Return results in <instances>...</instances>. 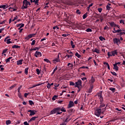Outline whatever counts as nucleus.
Segmentation results:
<instances>
[{
	"label": "nucleus",
	"mask_w": 125,
	"mask_h": 125,
	"mask_svg": "<svg viewBox=\"0 0 125 125\" xmlns=\"http://www.w3.org/2000/svg\"><path fill=\"white\" fill-rule=\"evenodd\" d=\"M106 111V107L103 108H97L95 112V114L97 117H99L101 115V113H104Z\"/></svg>",
	"instance_id": "1"
},
{
	"label": "nucleus",
	"mask_w": 125,
	"mask_h": 125,
	"mask_svg": "<svg viewBox=\"0 0 125 125\" xmlns=\"http://www.w3.org/2000/svg\"><path fill=\"white\" fill-rule=\"evenodd\" d=\"M117 51V50H114V51H112L111 52H108L107 56H108V58H110L111 56H116V55H118Z\"/></svg>",
	"instance_id": "2"
},
{
	"label": "nucleus",
	"mask_w": 125,
	"mask_h": 125,
	"mask_svg": "<svg viewBox=\"0 0 125 125\" xmlns=\"http://www.w3.org/2000/svg\"><path fill=\"white\" fill-rule=\"evenodd\" d=\"M23 5L21 7V9H27L29 6H28V0H23L22 1Z\"/></svg>",
	"instance_id": "3"
},
{
	"label": "nucleus",
	"mask_w": 125,
	"mask_h": 125,
	"mask_svg": "<svg viewBox=\"0 0 125 125\" xmlns=\"http://www.w3.org/2000/svg\"><path fill=\"white\" fill-rule=\"evenodd\" d=\"M75 87H78V88H82V80L79 79L78 82H75Z\"/></svg>",
	"instance_id": "4"
},
{
	"label": "nucleus",
	"mask_w": 125,
	"mask_h": 125,
	"mask_svg": "<svg viewBox=\"0 0 125 125\" xmlns=\"http://www.w3.org/2000/svg\"><path fill=\"white\" fill-rule=\"evenodd\" d=\"M60 110H61V108L60 107L55 108L50 111V114L51 115H53V114H56L57 112H60Z\"/></svg>",
	"instance_id": "5"
},
{
	"label": "nucleus",
	"mask_w": 125,
	"mask_h": 125,
	"mask_svg": "<svg viewBox=\"0 0 125 125\" xmlns=\"http://www.w3.org/2000/svg\"><path fill=\"white\" fill-rule=\"evenodd\" d=\"M59 55H58L57 57V58H55L54 60H53V62L54 63V64H56V63L58 62H60L61 60H60Z\"/></svg>",
	"instance_id": "6"
},
{
	"label": "nucleus",
	"mask_w": 125,
	"mask_h": 125,
	"mask_svg": "<svg viewBox=\"0 0 125 125\" xmlns=\"http://www.w3.org/2000/svg\"><path fill=\"white\" fill-rule=\"evenodd\" d=\"M8 38H9V36H7L4 39V42H6V43H7V44H10V43H12V42L10 41H11V39H8Z\"/></svg>",
	"instance_id": "7"
},
{
	"label": "nucleus",
	"mask_w": 125,
	"mask_h": 125,
	"mask_svg": "<svg viewBox=\"0 0 125 125\" xmlns=\"http://www.w3.org/2000/svg\"><path fill=\"white\" fill-rule=\"evenodd\" d=\"M114 44H117L119 45V43H121V40L118 38H114L113 40Z\"/></svg>",
	"instance_id": "8"
},
{
	"label": "nucleus",
	"mask_w": 125,
	"mask_h": 125,
	"mask_svg": "<svg viewBox=\"0 0 125 125\" xmlns=\"http://www.w3.org/2000/svg\"><path fill=\"white\" fill-rule=\"evenodd\" d=\"M28 113H30L29 116H34V115H36V113H37V110H29L27 111Z\"/></svg>",
	"instance_id": "9"
},
{
	"label": "nucleus",
	"mask_w": 125,
	"mask_h": 125,
	"mask_svg": "<svg viewBox=\"0 0 125 125\" xmlns=\"http://www.w3.org/2000/svg\"><path fill=\"white\" fill-rule=\"evenodd\" d=\"M119 30H120V31L119 32H117L118 33L117 34V36H120V37H122L123 36V35H125V30H123L122 29H118Z\"/></svg>",
	"instance_id": "10"
},
{
	"label": "nucleus",
	"mask_w": 125,
	"mask_h": 125,
	"mask_svg": "<svg viewBox=\"0 0 125 125\" xmlns=\"http://www.w3.org/2000/svg\"><path fill=\"white\" fill-rule=\"evenodd\" d=\"M34 56H35V57L38 58L39 57H41L42 56V53L41 52H39L38 51H36L35 54H34Z\"/></svg>",
	"instance_id": "11"
},
{
	"label": "nucleus",
	"mask_w": 125,
	"mask_h": 125,
	"mask_svg": "<svg viewBox=\"0 0 125 125\" xmlns=\"http://www.w3.org/2000/svg\"><path fill=\"white\" fill-rule=\"evenodd\" d=\"M74 105H75V104L74 103V102L70 101L69 102V103L68 105V109H70V108H72V107H73L74 106Z\"/></svg>",
	"instance_id": "12"
},
{
	"label": "nucleus",
	"mask_w": 125,
	"mask_h": 125,
	"mask_svg": "<svg viewBox=\"0 0 125 125\" xmlns=\"http://www.w3.org/2000/svg\"><path fill=\"white\" fill-rule=\"evenodd\" d=\"M105 106H106V104H105L104 103H100V105L99 108L100 109H103V108H106Z\"/></svg>",
	"instance_id": "13"
},
{
	"label": "nucleus",
	"mask_w": 125,
	"mask_h": 125,
	"mask_svg": "<svg viewBox=\"0 0 125 125\" xmlns=\"http://www.w3.org/2000/svg\"><path fill=\"white\" fill-rule=\"evenodd\" d=\"M23 60H20L17 61V65H22Z\"/></svg>",
	"instance_id": "14"
},
{
	"label": "nucleus",
	"mask_w": 125,
	"mask_h": 125,
	"mask_svg": "<svg viewBox=\"0 0 125 125\" xmlns=\"http://www.w3.org/2000/svg\"><path fill=\"white\" fill-rule=\"evenodd\" d=\"M38 117H33L31 118L28 121V123H31L32 121H36V119H38Z\"/></svg>",
	"instance_id": "15"
},
{
	"label": "nucleus",
	"mask_w": 125,
	"mask_h": 125,
	"mask_svg": "<svg viewBox=\"0 0 125 125\" xmlns=\"http://www.w3.org/2000/svg\"><path fill=\"white\" fill-rule=\"evenodd\" d=\"M114 31H112V33L113 34H116V33H119V32H121V30H119V29H118L117 30H116V28H113Z\"/></svg>",
	"instance_id": "16"
},
{
	"label": "nucleus",
	"mask_w": 125,
	"mask_h": 125,
	"mask_svg": "<svg viewBox=\"0 0 125 125\" xmlns=\"http://www.w3.org/2000/svg\"><path fill=\"white\" fill-rule=\"evenodd\" d=\"M32 37H31V35L29 34L27 36H26V37L24 38V39L26 40V41H29L30 40V39H31Z\"/></svg>",
	"instance_id": "17"
},
{
	"label": "nucleus",
	"mask_w": 125,
	"mask_h": 125,
	"mask_svg": "<svg viewBox=\"0 0 125 125\" xmlns=\"http://www.w3.org/2000/svg\"><path fill=\"white\" fill-rule=\"evenodd\" d=\"M93 52H96V53H98V54H99L100 53V50L97 48H95V50L93 51Z\"/></svg>",
	"instance_id": "18"
},
{
	"label": "nucleus",
	"mask_w": 125,
	"mask_h": 125,
	"mask_svg": "<svg viewBox=\"0 0 125 125\" xmlns=\"http://www.w3.org/2000/svg\"><path fill=\"white\" fill-rule=\"evenodd\" d=\"M113 66H114L113 69H114V70H115L116 71H119V67H118V65H116V64H114Z\"/></svg>",
	"instance_id": "19"
},
{
	"label": "nucleus",
	"mask_w": 125,
	"mask_h": 125,
	"mask_svg": "<svg viewBox=\"0 0 125 125\" xmlns=\"http://www.w3.org/2000/svg\"><path fill=\"white\" fill-rule=\"evenodd\" d=\"M110 25L111 27H116V26H117V24H116L115 23V22H110Z\"/></svg>",
	"instance_id": "20"
},
{
	"label": "nucleus",
	"mask_w": 125,
	"mask_h": 125,
	"mask_svg": "<svg viewBox=\"0 0 125 125\" xmlns=\"http://www.w3.org/2000/svg\"><path fill=\"white\" fill-rule=\"evenodd\" d=\"M69 118V116H66V118L65 119L64 122L66 123H68V122H70V121H71V119L68 120Z\"/></svg>",
	"instance_id": "21"
},
{
	"label": "nucleus",
	"mask_w": 125,
	"mask_h": 125,
	"mask_svg": "<svg viewBox=\"0 0 125 125\" xmlns=\"http://www.w3.org/2000/svg\"><path fill=\"white\" fill-rule=\"evenodd\" d=\"M98 96L99 97V99L103 98V97L102 96V92L99 93L98 94Z\"/></svg>",
	"instance_id": "22"
},
{
	"label": "nucleus",
	"mask_w": 125,
	"mask_h": 125,
	"mask_svg": "<svg viewBox=\"0 0 125 125\" xmlns=\"http://www.w3.org/2000/svg\"><path fill=\"white\" fill-rule=\"evenodd\" d=\"M90 82L92 83H93L95 82V79H94V77H93V76H92Z\"/></svg>",
	"instance_id": "23"
},
{
	"label": "nucleus",
	"mask_w": 125,
	"mask_h": 125,
	"mask_svg": "<svg viewBox=\"0 0 125 125\" xmlns=\"http://www.w3.org/2000/svg\"><path fill=\"white\" fill-rule=\"evenodd\" d=\"M28 70H29V67H27L24 70V74L25 75H28Z\"/></svg>",
	"instance_id": "24"
},
{
	"label": "nucleus",
	"mask_w": 125,
	"mask_h": 125,
	"mask_svg": "<svg viewBox=\"0 0 125 125\" xmlns=\"http://www.w3.org/2000/svg\"><path fill=\"white\" fill-rule=\"evenodd\" d=\"M109 90H111L113 93H114L116 91V88L114 87H111L109 88Z\"/></svg>",
	"instance_id": "25"
},
{
	"label": "nucleus",
	"mask_w": 125,
	"mask_h": 125,
	"mask_svg": "<svg viewBox=\"0 0 125 125\" xmlns=\"http://www.w3.org/2000/svg\"><path fill=\"white\" fill-rule=\"evenodd\" d=\"M70 44L72 48L75 47L76 46L75 45V44H74V42L72 41H71Z\"/></svg>",
	"instance_id": "26"
},
{
	"label": "nucleus",
	"mask_w": 125,
	"mask_h": 125,
	"mask_svg": "<svg viewBox=\"0 0 125 125\" xmlns=\"http://www.w3.org/2000/svg\"><path fill=\"white\" fill-rule=\"evenodd\" d=\"M56 98H58V96H56V95H54L52 99L53 100V101H55V100H56Z\"/></svg>",
	"instance_id": "27"
},
{
	"label": "nucleus",
	"mask_w": 125,
	"mask_h": 125,
	"mask_svg": "<svg viewBox=\"0 0 125 125\" xmlns=\"http://www.w3.org/2000/svg\"><path fill=\"white\" fill-rule=\"evenodd\" d=\"M0 8H3V9H5V8H7V7H6V5H0Z\"/></svg>",
	"instance_id": "28"
},
{
	"label": "nucleus",
	"mask_w": 125,
	"mask_h": 125,
	"mask_svg": "<svg viewBox=\"0 0 125 125\" xmlns=\"http://www.w3.org/2000/svg\"><path fill=\"white\" fill-rule=\"evenodd\" d=\"M75 56H76V57H78V58H81V57H82V55L78 54V53H76L75 54Z\"/></svg>",
	"instance_id": "29"
},
{
	"label": "nucleus",
	"mask_w": 125,
	"mask_h": 125,
	"mask_svg": "<svg viewBox=\"0 0 125 125\" xmlns=\"http://www.w3.org/2000/svg\"><path fill=\"white\" fill-rule=\"evenodd\" d=\"M86 17H87V12L85 14H84V15L83 16V19H85V18H86Z\"/></svg>",
	"instance_id": "30"
},
{
	"label": "nucleus",
	"mask_w": 125,
	"mask_h": 125,
	"mask_svg": "<svg viewBox=\"0 0 125 125\" xmlns=\"http://www.w3.org/2000/svg\"><path fill=\"white\" fill-rule=\"evenodd\" d=\"M11 124V121L10 120H7L6 121V125H8Z\"/></svg>",
	"instance_id": "31"
},
{
	"label": "nucleus",
	"mask_w": 125,
	"mask_h": 125,
	"mask_svg": "<svg viewBox=\"0 0 125 125\" xmlns=\"http://www.w3.org/2000/svg\"><path fill=\"white\" fill-rule=\"evenodd\" d=\"M40 48H41V47H35L34 48H33V50L34 51L39 50V49H40Z\"/></svg>",
	"instance_id": "32"
},
{
	"label": "nucleus",
	"mask_w": 125,
	"mask_h": 125,
	"mask_svg": "<svg viewBox=\"0 0 125 125\" xmlns=\"http://www.w3.org/2000/svg\"><path fill=\"white\" fill-rule=\"evenodd\" d=\"M86 32H87V33H89V32H92V29H90V28H87L86 29Z\"/></svg>",
	"instance_id": "33"
},
{
	"label": "nucleus",
	"mask_w": 125,
	"mask_h": 125,
	"mask_svg": "<svg viewBox=\"0 0 125 125\" xmlns=\"http://www.w3.org/2000/svg\"><path fill=\"white\" fill-rule=\"evenodd\" d=\"M19 47H20L19 45H14L12 46V48H19Z\"/></svg>",
	"instance_id": "34"
},
{
	"label": "nucleus",
	"mask_w": 125,
	"mask_h": 125,
	"mask_svg": "<svg viewBox=\"0 0 125 125\" xmlns=\"http://www.w3.org/2000/svg\"><path fill=\"white\" fill-rule=\"evenodd\" d=\"M18 96L19 97V98H21V99H22V95H21V92H18Z\"/></svg>",
	"instance_id": "35"
},
{
	"label": "nucleus",
	"mask_w": 125,
	"mask_h": 125,
	"mask_svg": "<svg viewBox=\"0 0 125 125\" xmlns=\"http://www.w3.org/2000/svg\"><path fill=\"white\" fill-rule=\"evenodd\" d=\"M80 69H89L88 66H82L80 67Z\"/></svg>",
	"instance_id": "36"
},
{
	"label": "nucleus",
	"mask_w": 125,
	"mask_h": 125,
	"mask_svg": "<svg viewBox=\"0 0 125 125\" xmlns=\"http://www.w3.org/2000/svg\"><path fill=\"white\" fill-rule=\"evenodd\" d=\"M44 61L46 62V63H50V61L47 59H44Z\"/></svg>",
	"instance_id": "37"
},
{
	"label": "nucleus",
	"mask_w": 125,
	"mask_h": 125,
	"mask_svg": "<svg viewBox=\"0 0 125 125\" xmlns=\"http://www.w3.org/2000/svg\"><path fill=\"white\" fill-rule=\"evenodd\" d=\"M92 88H93L92 87L88 90V92L89 93H91V92H92Z\"/></svg>",
	"instance_id": "38"
},
{
	"label": "nucleus",
	"mask_w": 125,
	"mask_h": 125,
	"mask_svg": "<svg viewBox=\"0 0 125 125\" xmlns=\"http://www.w3.org/2000/svg\"><path fill=\"white\" fill-rule=\"evenodd\" d=\"M36 72L37 73V75H40L41 71H40V69L39 68L36 69Z\"/></svg>",
	"instance_id": "39"
},
{
	"label": "nucleus",
	"mask_w": 125,
	"mask_h": 125,
	"mask_svg": "<svg viewBox=\"0 0 125 125\" xmlns=\"http://www.w3.org/2000/svg\"><path fill=\"white\" fill-rule=\"evenodd\" d=\"M73 55H74V54L67 55V59H69L70 57L72 58V57H73Z\"/></svg>",
	"instance_id": "40"
},
{
	"label": "nucleus",
	"mask_w": 125,
	"mask_h": 125,
	"mask_svg": "<svg viewBox=\"0 0 125 125\" xmlns=\"http://www.w3.org/2000/svg\"><path fill=\"white\" fill-rule=\"evenodd\" d=\"M99 39L100 40V41H103V40H104V41H105V38L102 36H100L99 37Z\"/></svg>",
	"instance_id": "41"
},
{
	"label": "nucleus",
	"mask_w": 125,
	"mask_h": 125,
	"mask_svg": "<svg viewBox=\"0 0 125 125\" xmlns=\"http://www.w3.org/2000/svg\"><path fill=\"white\" fill-rule=\"evenodd\" d=\"M110 73L113 76H117V73L116 72H114V71H111Z\"/></svg>",
	"instance_id": "42"
},
{
	"label": "nucleus",
	"mask_w": 125,
	"mask_h": 125,
	"mask_svg": "<svg viewBox=\"0 0 125 125\" xmlns=\"http://www.w3.org/2000/svg\"><path fill=\"white\" fill-rule=\"evenodd\" d=\"M28 102H29V103L30 105H34V102H33V101H29Z\"/></svg>",
	"instance_id": "43"
},
{
	"label": "nucleus",
	"mask_w": 125,
	"mask_h": 125,
	"mask_svg": "<svg viewBox=\"0 0 125 125\" xmlns=\"http://www.w3.org/2000/svg\"><path fill=\"white\" fill-rule=\"evenodd\" d=\"M36 43V40H33L32 42V43H31V45H35Z\"/></svg>",
	"instance_id": "44"
},
{
	"label": "nucleus",
	"mask_w": 125,
	"mask_h": 125,
	"mask_svg": "<svg viewBox=\"0 0 125 125\" xmlns=\"http://www.w3.org/2000/svg\"><path fill=\"white\" fill-rule=\"evenodd\" d=\"M100 103H104L103 101H104V99H103V98H101L100 99Z\"/></svg>",
	"instance_id": "45"
},
{
	"label": "nucleus",
	"mask_w": 125,
	"mask_h": 125,
	"mask_svg": "<svg viewBox=\"0 0 125 125\" xmlns=\"http://www.w3.org/2000/svg\"><path fill=\"white\" fill-rule=\"evenodd\" d=\"M98 11H99L100 13H101V12H102V8H98Z\"/></svg>",
	"instance_id": "46"
},
{
	"label": "nucleus",
	"mask_w": 125,
	"mask_h": 125,
	"mask_svg": "<svg viewBox=\"0 0 125 125\" xmlns=\"http://www.w3.org/2000/svg\"><path fill=\"white\" fill-rule=\"evenodd\" d=\"M60 111H62V112H66V109L64 107H62L61 108Z\"/></svg>",
	"instance_id": "47"
},
{
	"label": "nucleus",
	"mask_w": 125,
	"mask_h": 125,
	"mask_svg": "<svg viewBox=\"0 0 125 125\" xmlns=\"http://www.w3.org/2000/svg\"><path fill=\"white\" fill-rule=\"evenodd\" d=\"M30 35V37H31V38H33L34 37H35V36H36V35H37V33L35 34H29Z\"/></svg>",
	"instance_id": "48"
},
{
	"label": "nucleus",
	"mask_w": 125,
	"mask_h": 125,
	"mask_svg": "<svg viewBox=\"0 0 125 125\" xmlns=\"http://www.w3.org/2000/svg\"><path fill=\"white\" fill-rule=\"evenodd\" d=\"M7 50H8V49H5L4 50H3L2 54H3V53H6Z\"/></svg>",
	"instance_id": "49"
},
{
	"label": "nucleus",
	"mask_w": 125,
	"mask_h": 125,
	"mask_svg": "<svg viewBox=\"0 0 125 125\" xmlns=\"http://www.w3.org/2000/svg\"><path fill=\"white\" fill-rule=\"evenodd\" d=\"M21 88H22V86L21 85L18 87V92H20V89H21Z\"/></svg>",
	"instance_id": "50"
},
{
	"label": "nucleus",
	"mask_w": 125,
	"mask_h": 125,
	"mask_svg": "<svg viewBox=\"0 0 125 125\" xmlns=\"http://www.w3.org/2000/svg\"><path fill=\"white\" fill-rule=\"evenodd\" d=\"M39 0H36V1L34 2L35 4H37V5H39Z\"/></svg>",
	"instance_id": "51"
},
{
	"label": "nucleus",
	"mask_w": 125,
	"mask_h": 125,
	"mask_svg": "<svg viewBox=\"0 0 125 125\" xmlns=\"http://www.w3.org/2000/svg\"><path fill=\"white\" fill-rule=\"evenodd\" d=\"M110 9H111V7H110V6H109V5H107V6H106V9L107 10H110Z\"/></svg>",
	"instance_id": "52"
},
{
	"label": "nucleus",
	"mask_w": 125,
	"mask_h": 125,
	"mask_svg": "<svg viewBox=\"0 0 125 125\" xmlns=\"http://www.w3.org/2000/svg\"><path fill=\"white\" fill-rule=\"evenodd\" d=\"M64 101H62V100H61V101H57V103H59V104H61V103H63V102Z\"/></svg>",
	"instance_id": "53"
},
{
	"label": "nucleus",
	"mask_w": 125,
	"mask_h": 125,
	"mask_svg": "<svg viewBox=\"0 0 125 125\" xmlns=\"http://www.w3.org/2000/svg\"><path fill=\"white\" fill-rule=\"evenodd\" d=\"M76 13H77V14H81V11H80V10L79 9H77V11H76Z\"/></svg>",
	"instance_id": "54"
},
{
	"label": "nucleus",
	"mask_w": 125,
	"mask_h": 125,
	"mask_svg": "<svg viewBox=\"0 0 125 125\" xmlns=\"http://www.w3.org/2000/svg\"><path fill=\"white\" fill-rule=\"evenodd\" d=\"M24 24H22L21 25V27L18 28V30H21V28H23V27H24Z\"/></svg>",
	"instance_id": "55"
},
{
	"label": "nucleus",
	"mask_w": 125,
	"mask_h": 125,
	"mask_svg": "<svg viewBox=\"0 0 125 125\" xmlns=\"http://www.w3.org/2000/svg\"><path fill=\"white\" fill-rule=\"evenodd\" d=\"M120 23H121V24H122V23H123V24H125V21H124L123 20H121L120 21Z\"/></svg>",
	"instance_id": "56"
},
{
	"label": "nucleus",
	"mask_w": 125,
	"mask_h": 125,
	"mask_svg": "<svg viewBox=\"0 0 125 125\" xmlns=\"http://www.w3.org/2000/svg\"><path fill=\"white\" fill-rule=\"evenodd\" d=\"M8 62H10V60L9 59V58L6 60V64H7V63H8Z\"/></svg>",
	"instance_id": "57"
},
{
	"label": "nucleus",
	"mask_w": 125,
	"mask_h": 125,
	"mask_svg": "<svg viewBox=\"0 0 125 125\" xmlns=\"http://www.w3.org/2000/svg\"><path fill=\"white\" fill-rule=\"evenodd\" d=\"M18 17H17V16L15 17L14 19L12 20L13 22H14V21H15V20H17V19H18Z\"/></svg>",
	"instance_id": "58"
},
{
	"label": "nucleus",
	"mask_w": 125,
	"mask_h": 125,
	"mask_svg": "<svg viewBox=\"0 0 125 125\" xmlns=\"http://www.w3.org/2000/svg\"><path fill=\"white\" fill-rule=\"evenodd\" d=\"M50 83H47V88H48V89H49L50 88Z\"/></svg>",
	"instance_id": "59"
},
{
	"label": "nucleus",
	"mask_w": 125,
	"mask_h": 125,
	"mask_svg": "<svg viewBox=\"0 0 125 125\" xmlns=\"http://www.w3.org/2000/svg\"><path fill=\"white\" fill-rule=\"evenodd\" d=\"M70 85H75V83L72 82H70Z\"/></svg>",
	"instance_id": "60"
},
{
	"label": "nucleus",
	"mask_w": 125,
	"mask_h": 125,
	"mask_svg": "<svg viewBox=\"0 0 125 125\" xmlns=\"http://www.w3.org/2000/svg\"><path fill=\"white\" fill-rule=\"evenodd\" d=\"M62 37H69V34H62Z\"/></svg>",
	"instance_id": "61"
},
{
	"label": "nucleus",
	"mask_w": 125,
	"mask_h": 125,
	"mask_svg": "<svg viewBox=\"0 0 125 125\" xmlns=\"http://www.w3.org/2000/svg\"><path fill=\"white\" fill-rule=\"evenodd\" d=\"M22 24H24V23H20V24H17V27H21V26H22Z\"/></svg>",
	"instance_id": "62"
},
{
	"label": "nucleus",
	"mask_w": 125,
	"mask_h": 125,
	"mask_svg": "<svg viewBox=\"0 0 125 125\" xmlns=\"http://www.w3.org/2000/svg\"><path fill=\"white\" fill-rule=\"evenodd\" d=\"M15 86H16V84H15L12 85V86L10 87V88H14V87H15Z\"/></svg>",
	"instance_id": "63"
},
{
	"label": "nucleus",
	"mask_w": 125,
	"mask_h": 125,
	"mask_svg": "<svg viewBox=\"0 0 125 125\" xmlns=\"http://www.w3.org/2000/svg\"><path fill=\"white\" fill-rule=\"evenodd\" d=\"M23 125H29V123L27 121H25L23 123Z\"/></svg>",
	"instance_id": "64"
}]
</instances>
